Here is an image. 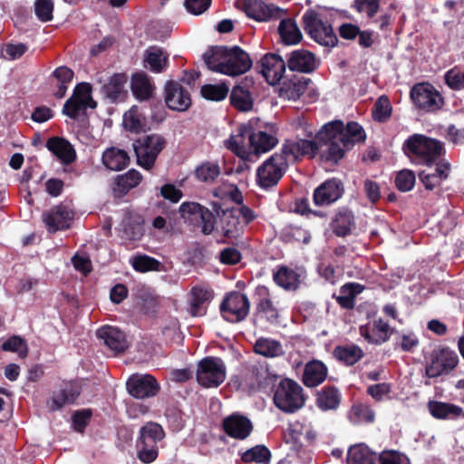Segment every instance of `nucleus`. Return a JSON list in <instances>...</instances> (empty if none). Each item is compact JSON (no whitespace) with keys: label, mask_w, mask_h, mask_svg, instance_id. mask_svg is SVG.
I'll list each match as a JSON object with an SVG mask.
<instances>
[{"label":"nucleus","mask_w":464,"mask_h":464,"mask_svg":"<svg viewBox=\"0 0 464 464\" xmlns=\"http://www.w3.org/2000/svg\"><path fill=\"white\" fill-rule=\"evenodd\" d=\"M392 328L382 319H378L373 322L372 328L369 331L368 328L361 327L360 334L365 340L373 344H382L389 340L392 334Z\"/></svg>","instance_id":"nucleus-26"},{"label":"nucleus","mask_w":464,"mask_h":464,"mask_svg":"<svg viewBox=\"0 0 464 464\" xmlns=\"http://www.w3.org/2000/svg\"><path fill=\"white\" fill-rule=\"evenodd\" d=\"M304 31L316 43L334 46L338 41L324 11L307 10L302 16Z\"/></svg>","instance_id":"nucleus-3"},{"label":"nucleus","mask_w":464,"mask_h":464,"mask_svg":"<svg viewBox=\"0 0 464 464\" xmlns=\"http://www.w3.org/2000/svg\"><path fill=\"white\" fill-rule=\"evenodd\" d=\"M168 65V54L163 49L151 46L144 53V66L151 72L159 73L166 70Z\"/></svg>","instance_id":"nucleus-32"},{"label":"nucleus","mask_w":464,"mask_h":464,"mask_svg":"<svg viewBox=\"0 0 464 464\" xmlns=\"http://www.w3.org/2000/svg\"><path fill=\"white\" fill-rule=\"evenodd\" d=\"M59 391L63 398L66 399V404L73 403L80 394L78 385L72 382L65 383Z\"/></svg>","instance_id":"nucleus-64"},{"label":"nucleus","mask_w":464,"mask_h":464,"mask_svg":"<svg viewBox=\"0 0 464 464\" xmlns=\"http://www.w3.org/2000/svg\"><path fill=\"white\" fill-rule=\"evenodd\" d=\"M380 464H409L407 458L396 451H385L379 457Z\"/></svg>","instance_id":"nucleus-62"},{"label":"nucleus","mask_w":464,"mask_h":464,"mask_svg":"<svg viewBox=\"0 0 464 464\" xmlns=\"http://www.w3.org/2000/svg\"><path fill=\"white\" fill-rule=\"evenodd\" d=\"M392 112V106L390 101L385 96H381L374 104L373 107V117L378 121H384L390 116Z\"/></svg>","instance_id":"nucleus-56"},{"label":"nucleus","mask_w":464,"mask_h":464,"mask_svg":"<svg viewBox=\"0 0 464 464\" xmlns=\"http://www.w3.org/2000/svg\"><path fill=\"white\" fill-rule=\"evenodd\" d=\"M444 81L446 85L453 91L464 90V72L458 67L446 72Z\"/></svg>","instance_id":"nucleus-51"},{"label":"nucleus","mask_w":464,"mask_h":464,"mask_svg":"<svg viewBox=\"0 0 464 464\" xmlns=\"http://www.w3.org/2000/svg\"><path fill=\"white\" fill-rule=\"evenodd\" d=\"M96 106L97 103L92 97V86L87 82H82L75 87L72 96L66 101L63 111L70 118L76 119L84 114L88 108L94 109Z\"/></svg>","instance_id":"nucleus-11"},{"label":"nucleus","mask_w":464,"mask_h":464,"mask_svg":"<svg viewBox=\"0 0 464 464\" xmlns=\"http://www.w3.org/2000/svg\"><path fill=\"white\" fill-rule=\"evenodd\" d=\"M327 367L320 361L314 360L305 364L303 382L306 387H316L327 377Z\"/></svg>","instance_id":"nucleus-27"},{"label":"nucleus","mask_w":464,"mask_h":464,"mask_svg":"<svg viewBox=\"0 0 464 464\" xmlns=\"http://www.w3.org/2000/svg\"><path fill=\"white\" fill-rule=\"evenodd\" d=\"M195 173L200 181L211 182L218 177L220 171L217 164L207 162L198 167Z\"/></svg>","instance_id":"nucleus-53"},{"label":"nucleus","mask_w":464,"mask_h":464,"mask_svg":"<svg viewBox=\"0 0 464 464\" xmlns=\"http://www.w3.org/2000/svg\"><path fill=\"white\" fill-rule=\"evenodd\" d=\"M305 132L304 138L297 136L283 143L279 153L288 164L317 155L324 161L337 163L355 143L365 140L362 127L354 121L344 125L341 121H334L324 124L315 135L312 130Z\"/></svg>","instance_id":"nucleus-1"},{"label":"nucleus","mask_w":464,"mask_h":464,"mask_svg":"<svg viewBox=\"0 0 464 464\" xmlns=\"http://www.w3.org/2000/svg\"><path fill=\"white\" fill-rule=\"evenodd\" d=\"M163 438V429L158 423L150 422L140 429V444H156Z\"/></svg>","instance_id":"nucleus-45"},{"label":"nucleus","mask_w":464,"mask_h":464,"mask_svg":"<svg viewBox=\"0 0 464 464\" xmlns=\"http://www.w3.org/2000/svg\"><path fill=\"white\" fill-rule=\"evenodd\" d=\"M47 149L65 164L72 163L76 157L72 144L63 138L53 137L48 140Z\"/></svg>","instance_id":"nucleus-28"},{"label":"nucleus","mask_w":464,"mask_h":464,"mask_svg":"<svg viewBox=\"0 0 464 464\" xmlns=\"http://www.w3.org/2000/svg\"><path fill=\"white\" fill-rule=\"evenodd\" d=\"M254 349L256 353L268 358L278 357L284 354L281 343L271 338L261 337L257 339Z\"/></svg>","instance_id":"nucleus-41"},{"label":"nucleus","mask_w":464,"mask_h":464,"mask_svg":"<svg viewBox=\"0 0 464 464\" xmlns=\"http://www.w3.org/2000/svg\"><path fill=\"white\" fill-rule=\"evenodd\" d=\"M276 284L285 290H295L298 288L304 272L300 269H292L287 266H280L273 275Z\"/></svg>","instance_id":"nucleus-25"},{"label":"nucleus","mask_w":464,"mask_h":464,"mask_svg":"<svg viewBox=\"0 0 464 464\" xmlns=\"http://www.w3.org/2000/svg\"><path fill=\"white\" fill-rule=\"evenodd\" d=\"M342 395L335 387H324L317 392L316 405L322 411H333L338 408Z\"/></svg>","instance_id":"nucleus-34"},{"label":"nucleus","mask_w":464,"mask_h":464,"mask_svg":"<svg viewBox=\"0 0 464 464\" xmlns=\"http://www.w3.org/2000/svg\"><path fill=\"white\" fill-rule=\"evenodd\" d=\"M97 337L115 353L124 352L129 347L126 335L120 329L105 325L97 330Z\"/></svg>","instance_id":"nucleus-18"},{"label":"nucleus","mask_w":464,"mask_h":464,"mask_svg":"<svg viewBox=\"0 0 464 464\" xmlns=\"http://www.w3.org/2000/svg\"><path fill=\"white\" fill-rule=\"evenodd\" d=\"M379 458L365 444L352 446L347 454V464H376Z\"/></svg>","instance_id":"nucleus-33"},{"label":"nucleus","mask_w":464,"mask_h":464,"mask_svg":"<svg viewBox=\"0 0 464 464\" xmlns=\"http://www.w3.org/2000/svg\"><path fill=\"white\" fill-rule=\"evenodd\" d=\"M349 418L353 423L372 422L374 420L373 411L363 404L353 405L349 412Z\"/></svg>","instance_id":"nucleus-50"},{"label":"nucleus","mask_w":464,"mask_h":464,"mask_svg":"<svg viewBox=\"0 0 464 464\" xmlns=\"http://www.w3.org/2000/svg\"><path fill=\"white\" fill-rule=\"evenodd\" d=\"M429 411L436 419H456L464 417L461 407L446 402L431 401L429 403Z\"/></svg>","instance_id":"nucleus-35"},{"label":"nucleus","mask_w":464,"mask_h":464,"mask_svg":"<svg viewBox=\"0 0 464 464\" xmlns=\"http://www.w3.org/2000/svg\"><path fill=\"white\" fill-rule=\"evenodd\" d=\"M223 317L228 322L243 320L249 311V301L246 295L240 293H231L221 304Z\"/></svg>","instance_id":"nucleus-15"},{"label":"nucleus","mask_w":464,"mask_h":464,"mask_svg":"<svg viewBox=\"0 0 464 464\" xmlns=\"http://www.w3.org/2000/svg\"><path fill=\"white\" fill-rule=\"evenodd\" d=\"M416 177L413 171L402 169L399 171L395 178V185L400 191L407 192L413 188Z\"/></svg>","instance_id":"nucleus-52"},{"label":"nucleus","mask_w":464,"mask_h":464,"mask_svg":"<svg viewBox=\"0 0 464 464\" xmlns=\"http://www.w3.org/2000/svg\"><path fill=\"white\" fill-rule=\"evenodd\" d=\"M414 105L427 112H434L442 108L444 98L430 83L421 82L414 85L411 91Z\"/></svg>","instance_id":"nucleus-10"},{"label":"nucleus","mask_w":464,"mask_h":464,"mask_svg":"<svg viewBox=\"0 0 464 464\" xmlns=\"http://www.w3.org/2000/svg\"><path fill=\"white\" fill-rule=\"evenodd\" d=\"M457 353L449 348H440L432 352L430 362L426 366V374L430 378H435L442 374H448L458 364Z\"/></svg>","instance_id":"nucleus-13"},{"label":"nucleus","mask_w":464,"mask_h":464,"mask_svg":"<svg viewBox=\"0 0 464 464\" xmlns=\"http://www.w3.org/2000/svg\"><path fill=\"white\" fill-rule=\"evenodd\" d=\"M165 145L166 140L160 134H150L138 140L134 143L138 165L145 169H150Z\"/></svg>","instance_id":"nucleus-7"},{"label":"nucleus","mask_w":464,"mask_h":464,"mask_svg":"<svg viewBox=\"0 0 464 464\" xmlns=\"http://www.w3.org/2000/svg\"><path fill=\"white\" fill-rule=\"evenodd\" d=\"M210 293L201 287L191 290L190 314L193 316H201L205 314L204 304L210 298Z\"/></svg>","instance_id":"nucleus-44"},{"label":"nucleus","mask_w":464,"mask_h":464,"mask_svg":"<svg viewBox=\"0 0 464 464\" xmlns=\"http://www.w3.org/2000/svg\"><path fill=\"white\" fill-rule=\"evenodd\" d=\"M160 263L148 256H138L132 260V266L136 271L148 272L159 270Z\"/></svg>","instance_id":"nucleus-54"},{"label":"nucleus","mask_w":464,"mask_h":464,"mask_svg":"<svg viewBox=\"0 0 464 464\" xmlns=\"http://www.w3.org/2000/svg\"><path fill=\"white\" fill-rule=\"evenodd\" d=\"M343 192L342 183L337 179H329L320 185L314 192L316 206H328L339 199Z\"/></svg>","instance_id":"nucleus-22"},{"label":"nucleus","mask_w":464,"mask_h":464,"mask_svg":"<svg viewBox=\"0 0 464 464\" xmlns=\"http://www.w3.org/2000/svg\"><path fill=\"white\" fill-rule=\"evenodd\" d=\"M287 65L291 71L307 73L318 66V61L311 52L301 49L290 54Z\"/></svg>","instance_id":"nucleus-23"},{"label":"nucleus","mask_w":464,"mask_h":464,"mask_svg":"<svg viewBox=\"0 0 464 464\" xmlns=\"http://www.w3.org/2000/svg\"><path fill=\"white\" fill-rule=\"evenodd\" d=\"M260 64L261 72L269 84L279 82L285 71V63L279 55L267 53L261 59Z\"/></svg>","instance_id":"nucleus-19"},{"label":"nucleus","mask_w":464,"mask_h":464,"mask_svg":"<svg viewBox=\"0 0 464 464\" xmlns=\"http://www.w3.org/2000/svg\"><path fill=\"white\" fill-rule=\"evenodd\" d=\"M253 121L242 124L237 131L225 141V146L242 160H251L253 157Z\"/></svg>","instance_id":"nucleus-12"},{"label":"nucleus","mask_w":464,"mask_h":464,"mask_svg":"<svg viewBox=\"0 0 464 464\" xmlns=\"http://www.w3.org/2000/svg\"><path fill=\"white\" fill-rule=\"evenodd\" d=\"M73 218L72 211L66 206L59 205L43 214V221L50 232L69 227Z\"/></svg>","instance_id":"nucleus-21"},{"label":"nucleus","mask_w":464,"mask_h":464,"mask_svg":"<svg viewBox=\"0 0 464 464\" xmlns=\"http://www.w3.org/2000/svg\"><path fill=\"white\" fill-rule=\"evenodd\" d=\"M27 49V46L22 43L6 44L2 47L0 55L3 59L13 61L20 58Z\"/></svg>","instance_id":"nucleus-55"},{"label":"nucleus","mask_w":464,"mask_h":464,"mask_svg":"<svg viewBox=\"0 0 464 464\" xmlns=\"http://www.w3.org/2000/svg\"><path fill=\"white\" fill-rule=\"evenodd\" d=\"M288 165L279 152L274 153L257 168V184L264 188L274 187L286 172Z\"/></svg>","instance_id":"nucleus-8"},{"label":"nucleus","mask_w":464,"mask_h":464,"mask_svg":"<svg viewBox=\"0 0 464 464\" xmlns=\"http://www.w3.org/2000/svg\"><path fill=\"white\" fill-rule=\"evenodd\" d=\"M310 83L311 80L304 77L285 82L278 90L279 97L288 101H296L308 90Z\"/></svg>","instance_id":"nucleus-29"},{"label":"nucleus","mask_w":464,"mask_h":464,"mask_svg":"<svg viewBox=\"0 0 464 464\" xmlns=\"http://www.w3.org/2000/svg\"><path fill=\"white\" fill-rule=\"evenodd\" d=\"M256 215L246 206H240L225 211L222 217V231L226 237L230 239L238 238L246 227L255 219Z\"/></svg>","instance_id":"nucleus-6"},{"label":"nucleus","mask_w":464,"mask_h":464,"mask_svg":"<svg viewBox=\"0 0 464 464\" xmlns=\"http://www.w3.org/2000/svg\"><path fill=\"white\" fill-rule=\"evenodd\" d=\"M180 211L198 216L200 218V227L203 234L209 235L214 231L216 217L209 209L196 203H183L180 206Z\"/></svg>","instance_id":"nucleus-24"},{"label":"nucleus","mask_w":464,"mask_h":464,"mask_svg":"<svg viewBox=\"0 0 464 464\" xmlns=\"http://www.w3.org/2000/svg\"><path fill=\"white\" fill-rule=\"evenodd\" d=\"M222 428L228 437L242 440L251 434L253 423L246 416L234 412L223 419Z\"/></svg>","instance_id":"nucleus-16"},{"label":"nucleus","mask_w":464,"mask_h":464,"mask_svg":"<svg viewBox=\"0 0 464 464\" xmlns=\"http://www.w3.org/2000/svg\"><path fill=\"white\" fill-rule=\"evenodd\" d=\"M128 392L136 399H146L158 394L160 386L150 374H134L126 382Z\"/></svg>","instance_id":"nucleus-14"},{"label":"nucleus","mask_w":464,"mask_h":464,"mask_svg":"<svg viewBox=\"0 0 464 464\" xmlns=\"http://www.w3.org/2000/svg\"><path fill=\"white\" fill-rule=\"evenodd\" d=\"M449 172L450 163L445 160H440L437 163L435 172L429 173L423 170L420 172L419 177L424 187L427 189L432 190L434 188L439 186L441 181L448 179Z\"/></svg>","instance_id":"nucleus-31"},{"label":"nucleus","mask_w":464,"mask_h":464,"mask_svg":"<svg viewBox=\"0 0 464 464\" xmlns=\"http://www.w3.org/2000/svg\"><path fill=\"white\" fill-rule=\"evenodd\" d=\"M165 102L170 110L184 111L190 105V97L179 83L169 82L165 87Z\"/></svg>","instance_id":"nucleus-20"},{"label":"nucleus","mask_w":464,"mask_h":464,"mask_svg":"<svg viewBox=\"0 0 464 464\" xmlns=\"http://www.w3.org/2000/svg\"><path fill=\"white\" fill-rule=\"evenodd\" d=\"M334 356L346 365H353L362 358L363 352L355 344L339 345L334 348Z\"/></svg>","instance_id":"nucleus-37"},{"label":"nucleus","mask_w":464,"mask_h":464,"mask_svg":"<svg viewBox=\"0 0 464 464\" xmlns=\"http://www.w3.org/2000/svg\"><path fill=\"white\" fill-rule=\"evenodd\" d=\"M142 179L141 174L136 169H130L124 175L115 179L114 190L121 194L127 193L130 189L138 186Z\"/></svg>","instance_id":"nucleus-42"},{"label":"nucleus","mask_w":464,"mask_h":464,"mask_svg":"<svg viewBox=\"0 0 464 464\" xmlns=\"http://www.w3.org/2000/svg\"><path fill=\"white\" fill-rule=\"evenodd\" d=\"M203 59L210 71L228 76H237L246 72L252 61L238 46H212L203 54Z\"/></svg>","instance_id":"nucleus-2"},{"label":"nucleus","mask_w":464,"mask_h":464,"mask_svg":"<svg viewBox=\"0 0 464 464\" xmlns=\"http://www.w3.org/2000/svg\"><path fill=\"white\" fill-rule=\"evenodd\" d=\"M4 351L14 352L20 357L24 358L27 355L28 350L24 341L19 336H12L2 344Z\"/></svg>","instance_id":"nucleus-58"},{"label":"nucleus","mask_w":464,"mask_h":464,"mask_svg":"<svg viewBox=\"0 0 464 464\" xmlns=\"http://www.w3.org/2000/svg\"><path fill=\"white\" fill-rule=\"evenodd\" d=\"M364 289L363 285L358 283H348L343 285L339 295H335L337 303L345 309H351L354 306V298Z\"/></svg>","instance_id":"nucleus-38"},{"label":"nucleus","mask_w":464,"mask_h":464,"mask_svg":"<svg viewBox=\"0 0 464 464\" xmlns=\"http://www.w3.org/2000/svg\"><path fill=\"white\" fill-rule=\"evenodd\" d=\"M124 127L134 132H139L145 127V121L142 115L136 107H132L123 115Z\"/></svg>","instance_id":"nucleus-49"},{"label":"nucleus","mask_w":464,"mask_h":464,"mask_svg":"<svg viewBox=\"0 0 464 464\" xmlns=\"http://www.w3.org/2000/svg\"><path fill=\"white\" fill-rule=\"evenodd\" d=\"M278 33L282 41L288 45L296 44L302 40V33L292 19H284L278 26Z\"/></svg>","instance_id":"nucleus-40"},{"label":"nucleus","mask_w":464,"mask_h":464,"mask_svg":"<svg viewBox=\"0 0 464 464\" xmlns=\"http://www.w3.org/2000/svg\"><path fill=\"white\" fill-rule=\"evenodd\" d=\"M126 82L127 77L124 74H114L104 83L103 92L110 99L116 100L123 92Z\"/></svg>","instance_id":"nucleus-46"},{"label":"nucleus","mask_w":464,"mask_h":464,"mask_svg":"<svg viewBox=\"0 0 464 464\" xmlns=\"http://www.w3.org/2000/svg\"><path fill=\"white\" fill-rule=\"evenodd\" d=\"M354 6L359 13H364L372 18L379 10V0H355Z\"/></svg>","instance_id":"nucleus-60"},{"label":"nucleus","mask_w":464,"mask_h":464,"mask_svg":"<svg viewBox=\"0 0 464 464\" xmlns=\"http://www.w3.org/2000/svg\"><path fill=\"white\" fill-rule=\"evenodd\" d=\"M253 143V156L265 153L272 150L277 143V139L263 130H256L253 127V135H251Z\"/></svg>","instance_id":"nucleus-36"},{"label":"nucleus","mask_w":464,"mask_h":464,"mask_svg":"<svg viewBox=\"0 0 464 464\" xmlns=\"http://www.w3.org/2000/svg\"><path fill=\"white\" fill-rule=\"evenodd\" d=\"M352 227V215L350 213H340L334 219V231L338 236H346Z\"/></svg>","instance_id":"nucleus-59"},{"label":"nucleus","mask_w":464,"mask_h":464,"mask_svg":"<svg viewBox=\"0 0 464 464\" xmlns=\"http://www.w3.org/2000/svg\"><path fill=\"white\" fill-rule=\"evenodd\" d=\"M305 397L303 388L291 379L280 381L276 388L274 402L285 412H295L304 405Z\"/></svg>","instance_id":"nucleus-5"},{"label":"nucleus","mask_w":464,"mask_h":464,"mask_svg":"<svg viewBox=\"0 0 464 464\" xmlns=\"http://www.w3.org/2000/svg\"><path fill=\"white\" fill-rule=\"evenodd\" d=\"M270 458L271 453L269 450L263 445L255 446L246 450L241 456L244 462H256L262 464H268Z\"/></svg>","instance_id":"nucleus-47"},{"label":"nucleus","mask_w":464,"mask_h":464,"mask_svg":"<svg viewBox=\"0 0 464 464\" xmlns=\"http://www.w3.org/2000/svg\"><path fill=\"white\" fill-rule=\"evenodd\" d=\"M229 92V87L222 82L218 84H206L201 88L202 96L210 101L219 102L224 100Z\"/></svg>","instance_id":"nucleus-48"},{"label":"nucleus","mask_w":464,"mask_h":464,"mask_svg":"<svg viewBox=\"0 0 464 464\" xmlns=\"http://www.w3.org/2000/svg\"><path fill=\"white\" fill-rule=\"evenodd\" d=\"M211 0H185V7L192 14H201L209 7Z\"/></svg>","instance_id":"nucleus-61"},{"label":"nucleus","mask_w":464,"mask_h":464,"mask_svg":"<svg viewBox=\"0 0 464 464\" xmlns=\"http://www.w3.org/2000/svg\"><path fill=\"white\" fill-rule=\"evenodd\" d=\"M102 160L108 169L120 171L128 166L130 158L125 150L111 147L104 150Z\"/></svg>","instance_id":"nucleus-30"},{"label":"nucleus","mask_w":464,"mask_h":464,"mask_svg":"<svg viewBox=\"0 0 464 464\" xmlns=\"http://www.w3.org/2000/svg\"><path fill=\"white\" fill-rule=\"evenodd\" d=\"M227 369L224 362L218 357H207L198 362L197 381L205 388H216L226 379Z\"/></svg>","instance_id":"nucleus-9"},{"label":"nucleus","mask_w":464,"mask_h":464,"mask_svg":"<svg viewBox=\"0 0 464 464\" xmlns=\"http://www.w3.org/2000/svg\"><path fill=\"white\" fill-rule=\"evenodd\" d=\"M231 103L242 111H250L253 107V99L249 91L244 86H235L230 95Z\"/></svg>","instance_id":"nucleus-43"},{"label":"nucleus","mask_w":464,"mask_h":464,"mask_svg":"<svg viewBox=\"0 0 464 464\" xmlns=\"http://www.w3.org/2000/svg\"><path fill=\"white\" fill-rule=\"evenodd\" d=\"M53 3L52 0H36L34 12L37 18L42 22H48L53 19Z\"/></svg>","instance_id":"nucleus-57"},{"label":"nucleus","mask_w":464,"mask_h":464,"mask_svg":"<svg viewBox=\"0 0 464 464\" xmlns=\"http://www.w3.org/2000/svg\"><path fill=\"white\" fill-rule=\"evenodd\" d=\"M242 6L248 17L259 22L279 18L283 12L276 5H267L261 0H243Z\"/></svg>","instance_id":"nucleus-17"},{"label":"nucleus","mask_w":464,"mask_h":464,"mask_svg":"<svg viewBox=\"0 0 464 464\" xmlns=\"http://www.w3.org/2000/svg\"><path fill=\"white\" fill-rule=\"evenodd\" d=\"M408 155L419 164L430 165L443 153L442 144L421 134L411 136L405 142Z\"/></svg>","instance_id":"nucleus-4"},{"label":"nucleus","mask_w":464,"mask_h":464,"mask_svg":"<svg viewBox=\"0 0 464 464\" xmlns=\"http://www.w3.org/2000/svg\"><path fill=\"white\" fill-rule=\"evenodd\" d=\"M390 392L391 385L386 382L370 385L367 389V392L377 401L382 400Z\"/></svg>","instance_id":"nucleus-63"},{"label":"nucleus","mask_w":464,"mask_h":464,"mask_svg":"<svg viewBox=\"0 0 464 464\" xmlns=\"http://www.w3.org/2000/svg\"><path fill=\"white\" fill-rule=\"evenodd\" d=\"M131 90L137 99L144 101L152 95L153 85L145 73L140 72L132 76Z\"/></svg>","instance_id":"nucleus-39"}]
</instances>
